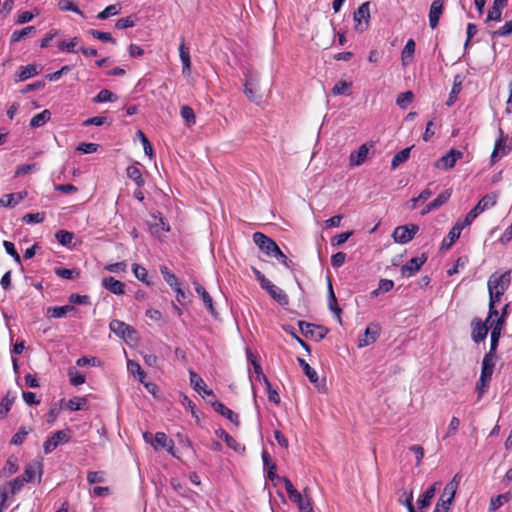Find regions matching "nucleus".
<instances>
[{"label": "nucleus", "instance_id": "nucleus-54", "mask_svg": "<svg viewBox=\"0 0 512 512\" xmlns=\"http://www.w3.org/2000/svg\"><path fill=\"white\" fill-rule=\"evenodd\" d=\"M394 287V282L389 279H381L378 284V288L373 290L371 294L373 296H378L380 293L389 292Z\"/></svg>", "mask_w": 512, "mask_h": 512}, {"label": "nucleus", "instance_id": "nucleus-47", "mask_svg": "<svg viewBox=\"0 0 512 512\" xmlns=\"http://www.w3.org/2000/svg\"><path fill=\"white\" fill-rule=\"evenodd\" d=\"M87 405L85 397H73L67 403V409L70 411H80Z\"/></svg>", "mask_w": 512, "mask_h": 512}, {"label": "nucleus", "instance_id": "nucleus-46", "mask_svg": "<svg viewBox=\"0 0 512 512\" xmlns=\"http://www.w3.org/2000/svg\"><path fill=\"white\" fill-rule=\"evenodd\" d=\"M55 238L59 244L68 247L74 239V234L66 230H59L55 233Z\"/></svg>", "mask_w": 512, "mask_h": 512}, {"label": "nucleus", "instance_id": "nucleus-49", "mask_svg": "<svg viewBox=\"0 0 512 512\" xmlns=\"http://www.w3.org/2000/svg\"><path fill=\"white\" fill-rule=\"evenodd\" d=\"M399 503L406 506L408 512H416L413 505V492L404 490L399 497Z\"/></svg>", "mask_w": 512, "mask_h": 512}, {"label": "nucleus", "instance_id": "nucleus-18", "mask_svg": "<svg viewBox=\"0 0 512 512\" xmlns=\"http://www.w3.org/2000/svg\"><path fill=\"white\" fill-rule=\"evenodd\" d=\"M160 272L165 280V282L178 294H182L184 296V291L181 289V284L177 276L172 273L167 266L161 265Z\"/></svg>", "mask_w": 512, "mask_h": 512}, {"label": "nucleus", "instance_id": "nucleus-16", "mask_svg": "<svg viewBox=\"0 0 512 512\" xmlns=\"http://www.w3.org/2000/svg\"><path fill=\"white\" fill-rule=\"evenodd\" d=\"M43 473V465L39 461H34L32 463H29L24 470V473L20 475L24 480L28 482L34 481L36 476H38V481L40 482L41 476Z\"/></svg>", "mask_w": 512, "mask_h": 512}, {"label": "nucleus", "instance_id": "nucleus-59", "mask_svg": "<svg viewBox=\"0 0 512 512\" xmlns=\"http://www.w3.org/2000/svg\"><path fill=\"white\" fill-rule=\"evenodd\" d=\"M432 195V191L428 188L421 191V193L418 195V197L412 198L410 200L411 203V209H416L418 202L424 203L426 200H428Z\"/></svg>", "mask_w": 512, "mask_h": 512}, {"label": "nucleus", "instance_id": "nucleus-40", "mask_svg": "<svg viewBox=\"0 0 512 512\" xmlns=\"http://www.w3.org/2000/svg\"><path fill=\"white\" fill-rule=\"evenodd\" d=\"M31 431L32 429L30 427H20L19 430L12 436L10 443L16 446L23 444Z\"/></svg>", "mask_w": 512, "mask_h": 512}, {"label": "nucleus", "instance_id": "nucleus-44", "mask_svg": "<svg viewBox=\"0 0 512 512\" xmlns=\"http://www.w3.org/2000/svg\"><path fill=\"white\" fill-rule=\"evenodd\" d=\"M38 74L37 67L35 65L21 66L18 73V80L25 81Z\"/></svg>", "mask_w": 512, "mask_h": 512}, {"label": "nucleus", "instance_id": "nucleus-56", "mask_svg": "<svg viewBox=\"0 0 512 512\" xmlns=\"http://www.w3.org/2000/svg\"><path fill=\"white\" fill-rule=\"evenodd\" d=\"M78 43H79V39L77 37H73L69 41H60L58 43V48L61 51L74 53V52H76L75 47L77 46Z\"/></svg>", "mask_w": 512, "mask_h": 512}, {"label": "nucleus", "instance_id": "nucleus-17", "mask_svg": "<svg viewBox=\"0 0 512 512\" xmlns=\"http://www.w3.org/2000/svg\"><path fill=\"white\" fill-rule=\"evenodd\" d=\"M109 328L112 332L121 338H130L131 334L135 333V330L123 321L114 319L110 322Z\"/></svg>", "mask_w": 512, "mask_h": 512}, {"label": "nucleus", "instance_id": "nucleus-55", "mask_svg": "<svg viewBox=\"0 0 512 512\" xmlns=\"http://www.w3.org/2000/svg\"><path fill=\"white\" fill-rule=\"evenodd\" d=\"M17 470H18V459L15 456H10L7 459L5 466L3 468L4 474L6 476H10V475L16 473Z\"/></svg>", "mask_w": 512, "mask_h": 512}, {"label": "nucleus", "instance_id": "nucleus-25", "mask_svg": "<svg viewBox=\"0 0 512 512\" xmlns=\"http://www.w3.org/2000/svg\"><path fill=\"white\" fill-rule=\"evenodd\" d=\"M436 485L437 483H434L420 495L417 501L418 509L420 510V512H424V510L430 506L431 500L435 496Z\"/></svg>", "mask_w": 512, "mask_h": 512}, {"label": "nucleus", "instance_id": "nucleus-38", "mask_svg": "<svg viewBox=\"0 0 512 512\" xmlns=\"http://www.w3.org/2000/svg\"><path fill=\"white\" fill-rule=\"evenodd\" d=\"M297 361L310 382L317 383L319 380L317 372L304 359L298 357Z\"/></svg>", "mask_w": 512, "mask_h": 512}, {"label": "nucleus", "instance_id": "nucleus-1", "mask_svg": "<svg viewBox=\"0 0 512 512\" xmlns=\"http://www.w3.org/2000/svg\"><path fill=\"white\" fill-rule=\"evenodd\" d=\"M497 202L495 194H487L483 196L478 203L467 213L465 219L462 221L464 225L469 226L481 213L493 207Z\"/></svg>", "mask_w": 512, "mask_h": 512}, {"label": "nucleus", "instance_id": "nucleus-9", "mask_svg": "<svg viewBox=\"0 0 512 512\" xmlns=\"http://www.w3.org/2000/svg\"><path fill=\"white\" fill-rule=\"evenodd\" d=\"M260 287L263 290H265L269 294V296L273 300L278 302L280 305H287L289 303V298L287 294L284 292V290L273 284L269 279L266 282H264Z\"/></svg>", "mask_w": 512, "mask_h": 512}, {"label": "nucleus", "instance_id": "nucleus-33", "mask_svg": "<svg viewBox=\"0 0 512 512\" xmlns=\"http://www.w3.org/2000/svg\"><path fill=\"white\" fill-rule=\"evenodd\" d=\"M75 310L73 305L54 306L47 309V314L53 318H63Z\"/></svg>", "mask_w": 512, "mask_h": 512}, {"label": "nucleus", "instance_id": "nucleus-8", "mask_svg": "<svg viewBox=\"0 0 512 512\" xmlns=\"http://www.w3.org/2000/svg\"><path fill=\"white\" fill-rule=\"evenodd\" d=\"M353 19L357 31L362 32L367 28L370 19L369 2H364L357 8L354 12Z\"/></svg>", "mask_w": 512, "mask_h": 512}, {"label": "nucleus", "instance_id": "nucleus-19", "mask_svg": "<svg viewBox=\"0 0 512 512\" xmlns=\"http://www.w3.org/2000/svg\"><path fill=\"white\" fill-rule=\"evenodd\" d=\"M211 406L217 413L227 418L234 425L239 426L238 414L234 413L231 409L227 408L222 402L215 400L211 402Z\"/></svg>", "mask_w": 512, "mask_h": 512}, {"label": "nucleus", "instance_id": "nucleus-29", "mask_svg": "<svg viewBox=\"0 0 512 512\" xmlns=\"http://www.w3.org/2000/svg\"><path fill=\"white\" fill-rule=\"evenodd\" d=\"M154 447L166 449L169 453H173L174 442L169 439L164 432H157L154 436Z\"/></svg>", "mask_w": 512, "mask_h": 512}, {"label": "nucleus", "instance_id": "nucleus-34", "mask_svg": "<svg viewBox=\"0 0 512 512\" xmlns=\"http://www.w3.org/2000/svg\"><path fill=\"white\" fill-rule=\"evenodd\" d=\"M328 306L329 309L337 316L338 320L341 321V309L337 305V299L330 280L328 281Z\"/></svg>", "mask_w": 512, "mask_h": 512}, {"label": "nucleus", "instance_id": "nucleus-10", "mask_svg": "<svg viewBox=\"0 0 512 512\" xmlns=\"http://www.w3.org/2000/svg\"><path fill=\"white\" fill-rule=\"evenodd\" d=\"M472 332L471 338L475 343H480L485 340L489 331V324L483 322L479 318H474L471 322Z\"/></svg>", "mask_w": 512, "mask_h": 512}, {"label": "nucleus", "instance_id": "nucleus-20", "mask_svg": "<svg viewBox=\"0 0 512 512\" xmlns=\"http://www.w3.org/2000/svg\"><path fill=\"white\" fill-rule=\"evenodd\" d=\"M102 286L115 295H123L125 293V284L112 276L102 279Z\"/></svg>", "mask_w": 512, "mask_h": 512}, {"label": "nucleus", "instance_id": "nucleus-23", "mask_svg": "<svg viewBox=\"0 0 512 512\" xmlns=\"http://www.w3.org/2000/svg\"><path fill=\"white\" fill-rule=\"evenodd\" d=\"M370 147L368 144H362L356 151L349 156L351 166H360L367 159Z\"/></svg>", "mask_w": 512, "mask_h": 512}, {"label": "nucleus", "instance_id": "nucleus-27", "mask_svg": "<svg viewBox=\"0 0 512 512\" xmlns=\"http://www.w3.org/2000/svg\"><path fill=\"white\" fill-rule=\"evenodd\" d=\"M27 193H11L5 194L0 198V206L13 208L17 204H19L25 197Z\"/></svg>", "mask_w": 512, "mask_h": 512}, {"label": "nucleus", "instance_id": "nucleus-24", "mask_svg": "<svg viewBox=\"0 0 512 512\" xmlns=\"http://www.w3.org/2000/svg\"><path fill=\"white\" fill-rule=\"evenodd\" d=\"M442 12L443 2L441 0L433 1L429 11V25L432 29L437 27Z\"/></svg>", "mask_w": 512, "mask_h": 512}, {"label": "nucleus", "instance_id": "nucleus-32", "mask_svg": "<svg viewBox=\"0 0 512 512\" xmlns=\"http://www.w3.org/2000/svg\"><path fill=\"white\" fill-rule=\"evenodd\" d=\"M215 434L223 439L226 443V445L233 449L236 452H240L244 450V447H242L231 435H229L225 430L223 429H217L215 431Z\"/></svg>", "mask_w": 512, "mask_h": 512}, {"label": "nucleus", "instance_id": "nucleus-4", "mask_svg": "<svg viewBox=\"0 0 512 512\" xmlns=\"http://www.w3.org/2000/svg\"><path fill=\"white\" fill-rule=\"evenodd\" d=\"M510 284V272H495L488 279V290L498 291L502 294L506 292Z\"/></svg>", "mask_w": 512, "mask_h": 512}, {"label": "nucleus", "instance_id": "nucleus-39", "mask_svg": "<svg viewBox=\"0 0 512 512\" xmlns=\"http://www.w3.org/2000/svg\"><path fill=\"white\" fill-rule=\"evenodd\" d=\"M262 460H263V465L264 467L267 469V476L270 480H274L277 475H276V465L275 463H273L270 459V456L269 454L264 451L262 453Z\"/></svg>", "mask_w": 512, "mask_h": 512}, {"label": "nucleus", "instance_id": "nucleus-37", "mask_svg": "<svg viewBox=\"0 0 512 512\" xmlns=\"http://www.w3.org/2000/svg\"><path fill=\"white\" fill-rule=\"evenodd\" d=\"M127 369L128 371L138 378V380L141 383H144V380L146 378V373L141 368L140 364L134 360H128L127 361Z\"/></svg>", "mask_w": 512, "mask_h": 512}, {"label": "nucleus", "instance_id": "nucleus-28", "mask_svg": "<svg viewBox=\"0 0 512 512\" xmlns=\"http://www.w3.org/2000/svg\"><path fill=\"white\" fill-rule=\"evenodd\" d=\"M415 41L409 39L401 53V62L404 67L408 66L412 61L415 53Z\"/></svg>", "mask_w": 512, "mask_h": 512}, {"label": "nucleus", "instance_id": "nucleus-30", "mask_svg": "<svg viewBox=\"0 0 512 512\" xmlns=\"http://www.w3.org/2000/svg\"><path fill=\"white\" fill-rule=\"evenodd\" d=\"M489 291V310L487 315V321H490L491 318L498 316V310L495 308V305L501 300V297L504 295L498 291Z\"/></svg>", "mask_w": 512, "mask_h": 512}, {"label": "nucleus", "instance_id": "nucleus-5", "mask_svg": "<svg viewBox=\"0 0 512 512\" xmlns=\"http://www.w3.org/2000/svg\"><path fill=\"white\" fill-rule=\"evenodd\" d=\"M298 326L300 331L306 337H310L315 341L324 339L328 333V330L324 326L308 323L305 321H299Z\"/></svg>", "mask_w": 512, "mask_h": 512}, {"label": "nucleus", "instance_id": "nucleus-48", "mask_svg": "<svg viewBox=\"0 0 512 512\" xmlns=\"http://www.w3.org/2000/svg\"><path fill=\"white\" fill-rule=\"evenodd\" d=\"M118 99L117 95L107 89H102L93 99L95 103L113 102Z\"/></svg>", "mask_w": 512, "mask_h": 512}, {"label": "nucleus", "instance_id": "nucleus-22", "mask_svg": "<svg viewBox=\"0 0 512 512\" xmlns=\"http://www.w3.org/2000/svg\"><path fill=\"white\" fill-rule=\"evenodd\" d=\"M195 291L198 294V296L202 299L204 305L208 309V311L211 313L212 316L216 317L218 314L214 308L213 305V299L210 296V294L206 291V289L200 285L197 282H194Z\"/></svg>", "mask_w": 512, "mask_h": 512}, {"label": "nucleus", "instance_id": "nucleus-42", "mask_svg": "<svg viewBox=\"0 0 512 512\" xmlns=\"http://www.w3.org/2000/svg\"><path fill=\"white\" fill-rule=\"evenodd\" d=\"M486 322L489 324V329H491V340H499L501 336V332L504 328L501 320H494V317L491 318L490 321Z\"/></svg>", "mask_w": 512, "mask_h": 512}, {"label": "nucleus", "instance_id": "nucleus-53", "mask_svg": "<svg viewBox=\"0 0 512 512\" xmlns=\"http://www.w3.org/2000/svg\"><path fill=\"white\" fill-rule=\"evenodd\" d=\"M352 87V83L351 82H346V81H338L334 87L331 89V94L333 96H338V95H343V94H346L348 93V91L350 90V88Z\"/></svg>", "mask_w": 512, "mask_h": 512}, {"label": "nucleus", "instance_id": "nucleus-60", "mask_svg": "<svg viewBox=\"0 0 512 512\" xmlns=\"http://www.w3.org/2000/svg\"><path fill=\"white\" fill-rule=\"evenodd\" d=\"M90 35L94 38L101 40L103 42H110L112 44H116V40L111 36L108 32H102L99 30L92 29L89 31Z\"/></svg>", "mask_w": 512, "mask_h": 512}, {"label": "nucleus", "instance_id": "nucleus-6", "mask_svg": "<svg viewBox=\"0 0 512 512\" xmlns=\"http://www.w3.org/2000/svg\"><path fill=\"white\" fill-rule=\"evenodd\" d=\"M419 227L415 224L398 226L395 228L392 236L396 243L405 244L410 242L416 233L418 232Z\"/></svg>", "mask_w": 512, "mask_h": 512}, {"label": "nucleus", "instance_id": "nucleus-58", "mask_svg": "<svg viewBox=\"0 0 512 512\" xmlns=\"http://www.w3.org/2000/svg\"><path fill=\"white\" fill-rule=\"evenodd\" d=\"M58 6L62 11H72L83 16V12L70 0H59Z\"/></svg>", "mask_w": 512, "mask_h": 512}, {"label": "nucleus", "instance_id": "nucleus-3", "mask_svg": "<svg viewBox=\"0 0 512 512\" xmlns=\"http://www.w3.org/2000/svg\"><path fill=\"white\" fill-rule=\"evenodd\" d=\"M69 430H58L48 437L43 443V450L45 454H50L59 445L68 443L70 441Z\"/></svg>", "mask_w": 512, "mask_h": 512}, {"label": "nucleus", "instance_id": "nucleus-51", "mask_svg": "<svg viewBox=\"0 0 512 512\" xmlns=\"http://www.w3.org/2000/svg\"><path fill=\"white\" fill-rule=\"evenodd\" d=\"M34 26H27L21 30H15L11 34V42H19L26 36L30 35L31 33L35 32Z\"/></svg>", "mask_w": 512, "mask_h": 512}, {"label": "nucleus", "instance_id": "nucleus-41", "mask_svg": "<svg viewBox=\"0 0 512 512\" xmlns=\"http://www.w3.org/2000/svg\"><path fill=\"white\" fill-rule=\"evenodd\" d=\"M451 197V190H445L439 194L434 200L428 203V209H437L444 205Z\"/></svg>", "mask_w": 512, "mask_h": 512}, {"label": "nucleus", "instance_id": "nucleus-45", "mask_svg": "<svg viewBox=\"0 0 512 512\" xmlns=\"http://www.w3.org/2000/svg\"><path fill=\"white\" fill-rule=\"evenodd\" d=\"M410 151H411V148H405V149H402L401 151L397 152L391 161V167L393 169H395L400 164L406 162L410 156Z\"/></svg>", "mask_w": 512, "mask_h": 512}, {"label": "nucleus", "instance_id": "nucleus-63", "mask_svg": "<svg viewBox=\"0 0 512 512\" xmlns=\"http://www.w3.org/2000/svg\"><path fill=\"white\" fill-rule=\"evenodd\" d=\"M55 274L58 276V277H61L63 279H73L75 278L76 276L79 275V272L75 269H68V268H56L55 269Z\"/></svg>", "mask_w": 512, "mask_h": 512}, {"label": "nucleus", "instance_id": "nucleus-7", "mask_svg": "<svg viewBox=\"0 0 512 512\" xmlns=\"http://www.w3.org/2000/svg\"><path fill=\"white\" fill-rule=\"evenodd\" d=\"M508 137L504 136L501 128H499V137L496 139L494 149L491 154V162L496 163L502 157L511 151V146L507 144Z\"/></svg>", "mask_w": 512, "mask_h": 512}, {"label": "nucleus", "instance_id": "nucleus-12", "mask_svg": "<svg viewBox=\"0 0 512 512\" xmlns=\"http://www.w3.org/2000/svg\"><path fill=\"white\" fill-rule=\"evenodd\" d=\"M463 157V152L451 149L448 153L443 155L437 162L436 167L443 170L451 169L455 166L456 162Z\"/></svg>", "mask_w": 512, "mask_h": 512}, {"label": "nucleus", "instance_id": "nucleus-52", "mask_svg": "<svg viewBox=\"0 0 512 512\" xmlns=\"http://www.w3.org/2000/svg\"><path fill=\"white\" fill-rule=\"evenodd\" d=\"M120 10L121 7L119 4L109 5L103 11L98 13L97 18L101 20L107 19L110 16L118 15L120 13Z\"/></svg>", "mask_w": 512, "mask_h": 512}, {"label": "nucleus", "instance_id": "nucleus-64", "mask_svg": "<svg viewBox=\"0 0 512 512\" xmlns=\"http://www.w3.org/2000/svg\"><path fill=\"white\" fill-rule=\"evenodd\" d=\"M45 219L44 213H29L23 216L22 220L27 224L41 223Z\"/></svg>", "mask_w": 512, "mask_h": 512}, {"label": "nucleus", "instance_id": "nucleus-36", "mask_svg": "<svg viewBox=\"0 0 512 512\" xmlns=\"http://www.w3.org/2000/svg\"><path fill=\"white\" fill-rule=\"evenodd\" d=\"M51 118V112L49 110H43L42 112L34 115L30 120V126L32 128H38L46 124Z\"/></svg>", "mask_w": 512, "mask_h": 512}, {"label": "nucleus", "instance_id": "nucleus-15", "mask_svg": "<svg viewBox=\"0 0 512 512\" xmlns=\"http://www.w3.org/2000/svg\"><path fill=\"white\" fill-rule=\"evenodd\" d=\"M190 376V384L193 387V389L202 395L203 397L206 396H213L214 393L211 389L207 388V385L205 384L204 380L193 370L189 371Z\"/></svg>", "mask_w": 512, "mask_h": 512}, {"label": "nucleus", "instance_id": "nucleus-11", "mask_svg": "<svg viewBox=\"0 0 512 512\" xmlns=\"http://www.w3.org/2000/svg\"><path fill=\"white\" fill-rule=\"evenodd\" d=\"M380 335V326L378 324H370L364 331V334L358 339V347L363 348L373 344Z\"/></svg>", "mask_w": 512, "mask_h": 512}, {"label": "nucleus", "instance_id": "nucleus-61", "mask_svg": "<svg viewBox=\"0 0 512 512\" xmlns=\"http://www.w3.org/2000/svg\"><path fill=\"white\" fill-rule=\"evenodd\" d=\"M3 246L8 255H10L17 264H21V257L18 254L15 245L10 241H4Z\"/></svg>", "mask_w": 512, "mask_h": 512}, {"label": "nucleus", "instance_id": "nucleus-35", "mask_svg": "<svg viewBox=\"0 0 512 512\" xmlns=\"http://www.w3.org/2000/svg\"><path fill=\"white\" fill-rule=\"evenodd\" d=\"M127 176L135 182L138 187H143L145 185V180L142 176L140 169L136 166H128L126 169Z\"/></svg>", "mask_w": 512, "mask_h": 512}, {"label": "nucleus", "instance_id": "nucleus-43", "mask_svg": "<svg viewBox=\"0 0 512 512\" xmlns=\"http://www.w3.org/2000/svg\"><path fill=\"white\" fill-rule=\"evenodd\" d=\"M132 272L134 276L141 282H143L146 285H151V282L148 279V271L143 266L134 263L132 265Z\"/></svg>", "mask_w": 512, "mask_h": 512}, {"label": "nucleus", "instance_id": "nucleus-14", "mask_svg": "<svg viewBox=\"0 0 512 512\" xmlns=\"http://www.w3.org/2000/svg\"><path fill=\"white\" fill-rule=\"evenodd\" d=\"M179 57L182 64V73L185 76H190L191 74V58L189 48L185 44V39L181 37L180 45H179Z\"/></svg>", "mask_w": 512, "mask_h": 512}, {"label": "nucleus", "instance_id": "nucleus-50", "mask_svg": "<svg viewBox=\"0 0 512 512\" xmlns=\"http://www.w3.org/2000/svg\"><path fill=\"white\" fill-rule=\"evenodd\" d=\"M414 99V94L412 91H406L403 93H400L396 98V104L402 108L405 109L409 104L412 103Z\"/></svg>", "mask_w": 512, "mask_h": 512}, {"label": "nucleus", "instance_id": "nucleus-57", "mask_svg": "<svg viewBox=\"0 0 512 512\" xmlns=\"http://www.w3.org/2000/svg\"><path fill=\"white\" fill-rule=\"evenodd\" d=\"M180 114H181V117L183 119H185V121L191 125V124H195L196 122V117H195V113L193 111V109L187 105H184L181 107V110H180Z\"/></svg>", "mask_w": 512, "mask_h": 512}, {"label": "nucleus", "instance_id": "nucleus-21", "mask_svg": "<svg viewBox=\"0 0 512 512\" xmlns=\"http://www.w3.org/2000/svg\"><path fill=\"white\" fill-rule=\"evenodd\" d=\"M466 227L463 222L456 223L449 231L447 238L443 239L441 248L449 249L455 241L460 237L462 230Z\"/></svg>", "mask_w": 512, "mask_h": 512}, {"label": "nucleus", "instance_id": "nucleus-31", "mask_svg": "<svg viewBox=\"0 0 512 512\" xmlns=\"http://www.w3.org/2000/svg\"><path fill=\"white\" fill-rule=\"evenodd\" d=\"M495 360L496 358H491L490 355H484L480 377L491 380L495 368Z\"/></svg>", "mask_w": 512, "mask_h": 512}, {"label": "nucleus", "instance_id": "nucleus-26", "mask_svg": "<svg viewBox=\"0 0 512 512\" xmlns=\"http://www.w3.org/2000/svg\"><path fill=\"white\" fill-rule=\"evenodd\" d=\"M294 502L299 512H314L311 498L307 495V488L304 489V494L299 493L298 497L291 499Z\"/></svg>", "mask_w": 512, "mask_h": 512}, {"label": "nucleus", "instance_id": "nucleus-13", "mask_svg": "<svg viewBox=\"0 0 512 512\" xmlns=\"http://www.w3.org/2000/svg\"><path fill=\"white\" fill-rule=\"evenodd\" d=\"M427 257L423 254L420 257L411 258L405 265L401 267V274L404 277H411L417 273L426 262Z\"/></svg>", "mask_w": 512, "mask_h": 512}, {"label": "nucleus", "instance_id": "nucleus-2", "mask_svg": "<svg viewBox=\"0 0 512 512\" xmlns=\"http://www.w3.org/2000/svg\"><path fill=\"white\" fill-rule=\"evenodd\" d=\"M253 241L257 247L268 257L281 256L280 248L277 243L261 232L253 234Z\"/></svg>", "mask_w": 512, "mask_h": 512}, {"label": "nucleus", "instance_id": "nucleus-62", "mask_svg": "<svg viewBox=\"0 0 512 512\" xmlns=\"http://www.w3.org/2000/svg\"><path fill=\"white\" fill-rule=\"evenodd\" d=\"M508 499H509L508 494H500L497 497L492 498L491 502H490L489 510L490 511L498 510L505 502L508 501Z\"/></svg>", "mask_w": 512, "mask_h": 512}]
</instances>
